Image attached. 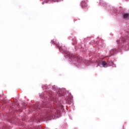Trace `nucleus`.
<instances>
[{"label": "nucleus", "mask_w": 129, "mask_h": 129, "mask_svg": "<svg viewBox=\"0 0 129 129\" xmlns=\"http://www.w3.org/2000/svg\"><path fill=\"white\" fill-rule=\"evenodd\" d=\"M102 65L103 67L106 68L107 67V63L105 62V61H102Z\"/></svg>", "instance_id": "3"}, {"label": "nucleus", "mask_w": 129, "mask_h": 129, "mask_svg": "<svg viewBox=\"0 0 129 129\" xmlns=\"http://www.w3.org/2000/svg\"><path fill=\"white\" fill-rule=\"evenodd\" d=\"M57 47H58L59 51H61V50H62V47H61V46L57 45Z\"/></svg>", "instance_id": "5"}, {"label": "nucleus", "mask_w": 129, "mask_h": 129, "mask_svg": "<svg viewBox=\"0 0 129 129\" xmlns=\"http://www.w3.org/2000/svg\"><path fill=\"white\" fill-rule=\"evenodd\" d=\"M59 113H60V111H58V110H57V111H56V112L55 113V114H59Z\"/></svg>", "instance_id": "6"}, {"label": "nucleus", "mask_w": 129, "mask_h": 129, "mask_svg": "<svg viewBox=\"0 0 129 129\" xmlns=\"http://www.w3.org/2000/svg\"><path fill=\"white\" fill-rule=\"evenodd\" d=\"M114 51H115V49L111 50V53H113V52H114Z\"/></svg>", "instance_id": "7"}, {"label": "nucleus", "mask_w": 129, "mask_h": 129, "mask_svg": "<svg viewBox=\"0 0 129 129\" xmlns=\"http://www.w3.org/2000/svg\"><path fill=\"white\" fill-rule=\"evenodd\" d=\"M48 117V120L49 119H51V118H49V117H52V114H49L47 116Z\"/></svg>", "instance_id": "4"}, {"label": "nucleus", "mask_w": 129, "mask_h": 129, "mask_svg": "<svg viewBox=\"0 0 129 129\" xmlns=\"http://www.w3.org/2000/svg\"><path fill=\"white\" fill-rule=\"evenodd\" d=\"M112 64H113V62H112Z\"/></svg>", "instance_id": "8"}, {"label": "nucleus", "mask_w": 129, "mask_h": 129, "mask_svg": "<svg viewBox=\"0 0 129 129\" xmlns=\"http://www.w3.org/2000/svg\"><path fill=\"white\" fill-rule=\"evenodd\" d=\"M81 7L83 9L87 8V1H83L81 2Z\"/></svg>", "instance_id": "1"}, {"label": "nucleus", "mask_w": 129, "mask_h": 129, "mask_svg": "<svg viewBox=\"0 0 129 129\" xmlns=\"http://www.w3.org/2000/svg\"><path fill=\"white\" fill-rule=\"evenodd\" d=\"M129 13H125L123 15V18L124 19H128Z\"/></svg>", "instance_id": "2"}]
</instances>
